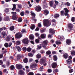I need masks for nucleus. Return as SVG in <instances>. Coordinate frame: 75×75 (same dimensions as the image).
I'll use <instances>...</instances> for the list:
<instances>
[{
    "label": "nucleus",
    "mask_w": 75,
    "mask_h": 75,
    "mask_svg": "<svg viewBox=\"0 0 75 75\" xmlns=\"http://www.w3.org/2000/svg\"><path fill=\"white\" fill-rule=\"evenodd\" d=\"M16 9V5L15 4H13V8L11 10L13 11H14Z\"/></svg>",
    "instance_id": "b1692460"
},
{
    "label": "nucleus",
    "mask_w": 75,
    "mask_h": 75,
    "mask_svg": "<svg viewBox=\"0 0 75 75\" xmlns=\"http://www.w3.org/2000/svg\"><path fill=\"white\" fill-rule=\"evenodd\" d=\"M64 11L66 13H65L67 14V16H68V13H69V11L68 9V8H64Z\"/></svg>",
    "instance_id": "9b49d317"
},
{
    "label": "nucleus",
    "mask_w": 75,
    "mask_h": 75,
    "mask_svg": "<svg viewBox=\"0 0 75 75\" xmlns=\"http://www.w3.org/2000/svg\"><path fill=\"white\" fill-rule=\"evenodd\" d=\"M44 5L43 6V8L44 9L47 7V2H44Z\"/></svg>",
    "instance_id": "4be33fe9"
},
{
    "label": "nucleus",
    "mask_w": 75,
    "mask_h": 75,
    "mask_svg": "<svg viewBox=\"0 0 75 75\" xmlns=\"http://www.w3.org/2000/svg\"><path fill=\"white\" fill-rule=\"evenodd\" d=\"M72 57L71 56H69V59L67 60V64H72Z\"/></svg>",
    "instance_id": "423d86ee"
},
{
    "label": "nucleus",
    "mask_w": 75,
    "mask_h": 75,
    "mask_svg": "<svg viewBox=\"0 0 75 75\" xmlns=\"http://www.w3.org/2000/svg\"><path fill=\"white\" fill-rule=\"evenodd\" d=\"M61 42H58L57 41L56 42V44L57 45H59V44H61Z\"/></svg>",
    "instance_id": "4d7b16f0"
},
{
    "label": "nucleus",
    "mask_w": 75,
    "mask_h": 75,
    "mask_svg": "<svg viewBox=\"0 0 75 75\" xmlns=\"http://www.w3.org/2000/svg\"><path fill=\"white\" fill-rule=\"evenodd\" d=\"M2 53L3 54H6V53H7V50H5L4 51L2 52Z\"/></svg>",
    "instance_id": "a18cd8bd"
},
{
    "label": "nucleus",
    "mask_w": 75,
    "mask_h": 75,
    "mask_svg": "<svg viewBox=\"0 0 75 75\" xmlns=\"http://www.w3.org/2000/svg\"><path fill=\"white\" fill-rule=\"evenodd\" d=\"M38 48H37V50H40L42 46H41V45H38L37 46Z\"/></svg>",
    "instance_id": "a19ab883"
},
{
    "label": "nucleus",
    "mask_w": 75,
    "mask_h": 75,
    "mask_svg": "<svg viewBox=\"0 0 75 75\" xmlns=\"http://www.w3.org/2000/svg\"><path fill=\"white\" fill-rule=\"evenodd\" d=\"M37 65L36 64H32L31 65L30 67L31 68H36V67H37ZM31 67H30V68H31Z\"/></svg>",
    "instance_id": "dca6fc26"
},
{
    "label": "nucleus",
    "mask_w": 75,
    "mask_h": 75,
    "mask_svg": "<svg viewBox=\"0 0 75 75\" xmlns=\"http://www.w3.org/2000/svg\"><path fill=\"white\" fill-rule=\"evenodd\" d=\"M53 59L54 61H57V59H58V57H57V56L56 55H54L53 57Z\"/></svg>",
    "instance_id": "4468645a"
},
{
    "label": "nucleus",
    "mask_w": 75,
    "mask_h": 75,
    "mask_svg": "<svg viewBox=\"0 0 75 75\" xmlns=\"http://www.w3.org/2000/svg\"><path fill=\"white\" fill-rule=\"evenodd\" d=\"M60 40L62 41H63L65 40V38L63 36L60 37Z\"/></svg>",
    "instance_id": "e433bc0d"
},
{
    "label": "nucleus",
    "mask_w": 75,
    "mask_h": 75,
    "mask_svg": "<svg viewBox=\"0 0 75 75\" xmlns=\"http://www.w3.org/2000/svg\"><path fill=\"white\" fill-rule=\"evenodd\" d=\"M54 71H53V74H56L57 73V72H58V70L57 69H54Z\"/></svg>",
    "instance_id": "58836bf2"
},
{
    "label": "nucleus",
    "mask_w": 75,
    "mask_h": 75,
    "mask_svg": "<svg viewBox=\"0 0 75 75\" xmlns=\"http://www.w3.org/2000/svg\"><path fill=\"white\" fill-rule=\"evenodd\" d=\"M22 32L23 33H27V32L25 31V29H23L22 30Z\"/></svg>",
    "instance_id": "3c124183"
},
{
    "label": "nucleus",
    "mask_w": 75,
    "mask_h": 75,
    "mask_svg": "<svg viewBox=\"0 0 75 75\" xmlns=\"http://www.w3.org/2000/svg\"><path fill=\"white\" fill-rule=\"evenodd\" d=\"M71 55H75V52L74 51H72L71 52Z\"/></svg>",
    "instance_id": "5fc2aeb1"
},
{
    "label": "nucleus",
    "mask_w": 75,
    "mask_h": 75,
    "mask_svg": "<svg viewBox=\"0 0 75 75\" xmlns=\"http://www.w3.org/2000/svg\"><path fill=\"white\" fill-rule=\"evenodd\" d=\"M40 37L42 38H45V35L44 34H42L41 35Z\"/></svg>",
    "instance_id": "72a5a7b5"
},
{
    "label": "nucleus",
    "mask_w": 75,
    "mask_h": 75,
    "mask_svg": "<svg viewBox=\"0 0 75 75\" xmlns=\"http://www.w3.org/2000/svg\"><path fill=\"white\" fill-rule=\"evenodd\" d=\"M20 15L21 16H24V12H21L20 13Z\"/></svg>",
    "instance_id": "de8ad7c7"
},
{
    "label": "nucleus",
    "mask_w": 75,
    "mask_h": 75,
    "mask_svg": "<svg viewBox=\"0 0 75 75\" xmlns=\"http://www.w3.org/2000/svg\"><path fill=\"white\" fill-rule=\"evenodd\" d=\"M49 4L50 7H53V2L52 1H50L49 2Z\"/></svg>",
    "instance_id": "f704fd0d"
},
{
    "label": "nucleus",
    "mask_w": 75,
    "mask_h": 75,
    "mask_svg": "<svg viewBox=\"0 0 75 75\" xmlns=\"http://www.w3.org/2000/svg\"><path fill=\"white\" fill-rule=\"evenodd\" d=\"M43 25L44 27H49L51 25V23H50L49 21L48 20H45L43 21Z\"/></svg>",
    "instance_id": "f257e3e1"
},
{
    "label": "nucleus",
    "mask_w": 75,
    "mask_h": 75,
    "mask_svg": "<svg viewBox=\"0 0 75 75\" xmlns=\"http://www.w3.org/2000/svg\"><path fill=\"white\" fill-rule=\"evenodd\" d=\"M17 21H18V22H19V23H20V22H21V21H22V18L21 17L19 18Z\"/></svg>",
    "instance_id": "2f4dec72"
},
{
    "label": "nucleus",
    "mask_w": 75,
    "mask_h": 75,
    "mask_svg": "<svg viewBox=\"0 0 75 75\" xmlns=\"http://www.w3.org/2000/svg\"><path fill=\"white\" fill-rule=\"evenodd\" d=\"M54 2H55V4H56V5H57V6H58V4H59L58 1L55 0Z\"/></svg>",
    "instance_id": "052dcab7"
},
{
    "label": "nucleus",
    "mask_w": 75,
    "mask_h": 75,
    "mask_svg": "<svg viewBox=\"0 0 75 75\" xmlns=\"http://www.w3.org/2000/svg\"><path fill=\"white\" fill-rule=\"evenodd\" d=\"M29 37L31 40H33L34 39V37L32 35H30L29 36Z\"/></svg>",
    "instance_id": "864d4df0"
},
{
    "label": "nucleus",
    "mask_w": 75,
    "mask_h": 75,
    "mask_svg": "<svg viewBox=\"0 0 75 75\" xmlns=\"http://www.w3.org/2000/svg\"><path fill=\"white\" fill-rule=\"evenodd\" d=\"M49 33L51 34H55V30L52 29L50 28L49 29Z\"/></svg>",
    "instance_id": "6e6552de"
},
{
    "label": "nucleus",
    "mask_w": 75,
    "mask_h": 75,
    "mask_svg": "<svg viewBox=\"0 0 75 75\" xmlns=\"http://www.w3.org/2000/svg\"><path fill=\"white\" fill-rule=\"evenodd\" d=\"M35 28V25H31L30 26V28L31 30H34Z\"/></svg>",
    "instance_id": "aec40b11"
},
{
    "label": "nucleus",
    "mask_w": 75,
    "mask_h": 75,
    "mask_svg": "<svg viewBox=\"0 0 75 75\" xmlns=\"http://www.w3.org/2000/svg\"><path fill=\"white\" fill-rule=\"evenodd\" d=\"M28 75H34V73L32 72H29L28 73Z\"/></svg>",
    "instance_id": "bf43d9fd"
},
{
    "label": "nucleus",
    "mask_w": 75,
    "mask_h": 75,
    "mask_svg": "<svg viewBox=\"0 0 75 75\" xmlns=\"http://www.w3.org/2000/svg\"><path fill=\"white\" fill-rule=\"evenodd\" d=\"M40 69L41 71H43V70H44V68H43V66H42V67H40Z\"/></svg>",
    "instance_id": "0e129e2a"
},
{
    "label": "nucleus",
    "mask_w": 75,
    "mask_h": 75,
    "mask_svg": "<svg viewBox=\"0 0 75 75\" xmlns=\"http://www.w3.org/2000/svg\"><path fill=\"white\" fill-rule=\"evenodd\" d=\"M14 30V26H12L10 27V30L11 31H13Z\"/></svg>",
    "instance_id": "c756f323"
},
{
    "label": "nucleus",
    "mask_w": 75,
    "mask_h": 75,
    "mask_svg": "<svg viewBox=\"0 0 75 75\" xmlns=\"http://www.w3.org/2000/svg\"><path fill=\"white\" fill-rule=\"evenodd\" d=\"M22 57V56L20 54L17 55V59L18 60L20 59Z\"/></svg>",
    "instance_id": "c85d7f7f"
},
{
    "label": "nucleus",
    "mask_w": 75,
    "mask_h": 75,
    "mask_svg": "<svg viewBox=\"0 0 75 75\" xmlns=\"http://www.w3.org/2000/svg\"><path fill=\"white\" fill-rule=\"evenodd\" d=\"M57 66V64L56 63H52V67L53 68H55Z\"/></svg>",
    "instance_id": "f8f14e48"
},
{
    "label": "nucleus",
    "mask_w": 75,
    "mask_h": 75,
    "mask_svg": "<svg viewBox=\"0 0 75 75\" xmlns=\"http://www.w3.org/2000/svg\"><path fill=\"white\" fill-rule=\"evenodd\" d=\"M4 46L6 48H8V44L7 43H5L4 44Z\"/></svg>",
    "instance_id": "ea45409f"
},
{
    "label": "nucleus",
    "mask_w": 75,
    "mask_h": 75,
    "mask_svg": "<svg viewBox=\"0 0 75 75\" xmlns=\"http://www.w3.org/2000/svg\"><path fill=\"white\" fill-rule=\"evenodd\" d=\"M51 51H47L46 52V54L47 55H50V54H51Z\"/></svg>",
    "instance_id": "603ef678"
},
{
    "label": "nucleus",
    "mask_w": 75,
    "mask_h": 75,
    "mask_svg": "<svg viewBox=\"0 0 75 75\" xmlns=\"http://www.w3.org/2000/svg\"><path fill=\"white\" fill-rule=\"evenodd\" d=\"M23 36V35L20 33H18L15 35V37L16 38L18 39L21 38Z\"/></svg>",
    "instance_id": "7ed1b4c3"
},
{
    "label": "nucleus",
    "mask_w": 75,
    "mask_h": 75,
    "mask_svg": "<svg viewBox=\"0 0 75 75\" xmlns=\"http://www.w3.org/2000/svg\"><path fill=\"white\" fill-rule=\"evenodd\" d=\"M35 10L38 12L40 11L41 10V7L40 6H38L36 7Z\"/></svg>",
    "instance_id": "0eeeda50"
},
{
    "label": "nucleus",
    "mask_w": 75,
    "mask_h": 75,
    "mask_svg": "<svg viewBox=\"0 0 75 75\" xmlns=\"http://www.w3.org/2000/svg\"><path fill=\"white\" fill-rule=\"evenodd\" d=\"M48 41L47 40L44 41L42 43V47L45 49H46L47 48L46 47L48 45Z\"/></svg>",
    "instance_id": "f03ea898"
},
{
    "label": "nucleus",
    "mask_w": 75,
    "mask_h": 75,
    "mask_svg": "<svg viewBox=\"0 0 75 75\" xmlns=\"http://www.w3.org/2000/svg\"><path fill=\"white\" fill-rule=\"evenodd\" d=\"M44 12L45 16H47V15H48L49 14V11L47 9L44 10Z\"/></svg>",
    "instance_id": "a211bd4d"
},
{
    "label": "nucleus",
    "mask_w": 75,
    "mask_h": 75,
    "mask_svg": "<svg viewBox=\"0 0 75 75\" xmlns=\"http://www.w3.org/2000/svg\"><path fill=\"white\" fill-rule=\"evenodd\" d=\"M28 55L30 56V57H33V55L32 54V53H29L28 54Z\"/></svg>",
    "instance_id": "13d9d810"
},
{
    "label": "nucleus",
    "mask_w": 75,
    "mask_h": 75,
    "mask_svg": "<svg viewBox=\"0 0 75 75\" xmlns=\"http://www.w3.org/2000/svg\"><path fill=\"white\" fill-rule=\"evenodd\" d=\"M23 61L24 63H27L28 62V59L27 58H25L23 60Z\"/></svg>",
    "instance_id": "bb28decb"
},
{
    "label": "nucleus",
    "mask_w": 75,
    "mask_h": 75,
    "mask_svg": "<svg viewBox=\"0 0 75 75\" xmlns=\"http://www.w3.org/2000/svg\"><path fill=\"white\" fill-rule=\"evenodd\" d=\"M6 40L7 41H10V36H7L6 38Z\"/></svg>",
    "instance_id": "c9c22d12"
},
{
    "label": "nucleus",
    "mask_w": 75,
    "mask_h": 75,
    "mask_svg": "<svg viewBox=\"0 0 75 75\" xmlns=\"http://www.w3.org/2000/svg\"><path fill=\"white\" fill-rule=\"evenodd\" d=\"M16 67L17 69H21L23 68V66L21 64H16Z\"/></svg>",
    "instance_id": "39448f33"
},
{
    "label": "nucleus",
    "mask_w": 75,
    "mask_h": 75,
    "mask_svg": "<svg viewBox=\"0 0 75 75\" xmlns=\"http://www.w3.org/2000/svg\"><path fill=\"white\" fill-rule=\"evenodd\" d=\"M22 42L25 45H27L28 44V42H29V40L27 39H24L22 41Z\"/></svg>",
    "instance_id": "20e7f679"
},
{
    "label": "nucleus",
    "mask_w": 75,
    "mask_h": 75,
    "mask_svg": "<svg viewBox=\"0 0 75 75\" xmlns=\"http://www.w3.org/2000/svg\"><path fill=\"white\" fill-rule=\"evenodd\" d=\"M66 42L67 44L68 45H70L71 43V41L70 39H67L66 40Z\"/></svg>",
    "instance_id": "ddd939ff"
},
{
    "label": "nucleus",
    "mask_w": 75,
    "mask_h": 75,
    "mask_svg": "<svg viewBox=\"0 0 75 75\" xmlns=\"http://www.w3.org/2000/svg\"><path fill=\"white\" fill-rule=\"evenodd\" d=\"M12 17V19L15 20H17V19L18 18V16L17 15H13Z\"/></svg>",
    "instance_id": "f3484780"
},
{
    "label": "nucleus",
    "mask_w": 75,
    "mask_h": 75,
    "mask_svg": "<svg viewBox=\"0 0 75 75\" xmlns=\"http://www.w3.org/2000/svg\"><path fill=\"white\" fill-rule=\"evenodd\" d=\"M4 11L5 13H9V9L8 8H6L5 9Z\"/></svg>",
    "instance_id": "7c9ffc66"
},
{
    "label": "nucleus",
    "mask_w": 75,
    "mask_h": 75,
    "mask_svg": "<svg viewBox=\"0 0 75 75\" xmlns=\"http://www.w3.org/2000/svg\"><path fill=\"white\" fill-rule=\"evenodd\" d=\"M3 54H0V59L3 58Z\"/></svg>",
    "instance_id": "680f3d73"
},
{
    "label": "nucleus",
    "mask_w": 75,
    "mask_h": 75,
    "mask_svg": "<svg viewBox=\"0 0 75 75\" xmlns=\"http://www.w3.org/2000/svg\"><path fill=\"white\" fill-rule=\"evenodd\" d=\"M68 27L69 29H70L71 30H72L73 28V25L71 23H69L68 25Z\"/></svg>",
    "instance_id": "9d476101"
},
{
    "label": "nucleus",
    "mask_w": 75,
    "mask_h": 75,
    "mask_svg": "<svg viewBox=\"0 0 75 75\" xmlns=\"http://www.w3.org/2000/svg\"><path fill=\"white\" fill-rule=\"evenodd\" d=\"M22 50L23 51H27V48L26 47H23L22 48Z\"/></svg>",
    "instance_id": "c03bdc74"
},
{
    "label": "nucleus",
    "mask_w": 75,
    "mask_h": 75,
    "mask_svg": "<svg viewBox=\"0 0 75 75\" xmlns=\"http://www.w3.org/2000/svg\"><path fill=\"white\" fill-rule=\"evenodd\" d=\"M59 17V15L58 13H56L54 14V18H57L58 17Z\"/></svg>",
    "instance_id": "5701e85b"
},
{
    "label": "nucleus",
    "mask_w": 75,
    "mask_h": 75,
    "mask_svg": "<svg viewBox=\"0 0 75 75\" xmlns=\"http://www.w3.org/2000/svg\"><path fill=\"white\" fill-rule=\"evenodd\" d=\"M41 57V56L40 54H38L36 55V57H37V58H40Z\"/></svg>",
    "instance_id": "49530a36"
},
{
    "label": "nucleus",
    "mask_w": 75,
    "mask_h": 75,
    "mask_svg": "<svg viewBox=\"0 0 75 75\" xmlns=\"http://www.w3.org/2000/svg\"><path fill=\"white\" fill-rule=\"evenodd\" d=\"M7 30V28H6V27H3L2 28H1L0 29V33H1V31H2V30Z\"/></svg>",
    "instance_id": "a878e982"
},
{
    "label": "nucleus",
    "mask_w": 75,
    "mask_h": 75,
    "mask_svg": "<svg viewBox=\"0 0 75 75\" xmlns=\"http://www.w3.org/2000/svg\"><path fill=\"white\" fill-rule=\"evenodd\" d=\"M35 35L36 37H38V36L40 35V34L38 33H36L35 34Z\"/></svg>",
    "instance_id": "69168bd1"
},
{
    "label": "nucleus",
    "mask_w": 75,
    "mask_h": 75,
    "mask_svg": "<svg viewBox=\"0 0 75 75\" xmlns=\"http://www.w3.org/2000/svg\"><path fill=\"white\" fill-rule=\"evenodd\" d=\"M71 21L72 22H74V21H75V17H72L71 18Z\"/></svg>",
    "instance_id": "6e6d98bb"
},
{
    "label": "nucleus",
    "mask_w": 75,
    "mask_h": 75,
    "mask_svg": "<svg viewBox=\"0 0 75 75\" xmlns=\"http://www.w3.org/2000/svg\"><path fill=\"white\" fill-rule=\"evenodd\" d=\"M63 56L65 59H67L68 58V55L67 53H65L63 55Z\"/></svg>",
    "instance_id": "393cba45"
},
{
    "label": "nucleus",
    "mask_w": 75,
    "mask_h": 75,
    "mask_svg": "<svg viewBox=\"0 0 75 75\" xmlns=\"http://www.w3.org/2000/svg\"><path fill=\"white\" fill-rule=\"evenodd\" d=\"M3 64V62L2 61V60H0V65H1Z\"/></svg>",
    "instance_id": "e2e57ef3"
},
{
    "label": "nucleus",
    "mask_w": 75,
    "mask_h": 75,
    "mask_svg": "<svg viewBox=\"0 0 75 75\" xmlns=\"http://www.w3.org/2000/svg\"><path fill=\"white\" fill-rule=\"evenodd\" d=\"M40 52L41 54H44V53H45V51L44 50H42L40 51Z\"/></svg>",
    "instance_id": "338daca9"
},
{
    "label": "nucleus",
    "mask_w": 75,
    "mask_h": 75,
    "mask_svg": "<svg viewBox=\"0 0 75 75\" xmlns=\"http://www.w3.org/2000/svg\"><path fill=\"white\" fill-rule=\"evenodd\" d=\"M31 15L32 16V18H35V14L33 12L31 13Z\"/></svg>",
    "instance_id": "473e14b6"
},
{
    "label": "nucleus",
    "mask_w": 75,
    "mask_h": 75,
    "mask_svg": "<svg viewBox=\"0 0 75 75\" xmlns=\"http://www.w3.org/2000/svg\"><path fill=\"white\" fill-rule=\"evenodd\" d=\"M19 73L20 75H22L24 74V72L22 70H20L19 71Z\"/></svg>",
    "instance_id": "79ce46f5"
},
{
    "label": "nucleus",
    "mask_w": 75,
    "mask_h": 75,
    "mask_svg": "<svg viewBox=\"0 0 75 75\" xmlns=\"http://www.w3.org/2000/svg\"><path fill=\"white\" fill-rule=\"evenodd\" d=\"M73 71H74V70L72 69H71V70H69V73H72V72H73Z\"/></svg>",
    "instance_id": "774afa93"
},
{
    "label": "nucleus",
    "mask_w": 75,
    "mask_h": 75,
    "mask_svg": "<svg viewBox=\"0 0 75 75\" xmlns=\"http://www.w3.org/2000/svg\"><path fill=\"white\" fill-rule=\"evenodd\" d=\"M27 51L28 52H30L31 51V48L30 47H28L27 49Z\"/></svg>",
    "instance_id": "09e8293b"
},
{
    "label": "nucleus",
    "mask_w": 75,
    "mask_h": 75,
    "mask_svg": "<svg viewBox=\"0 0 75 75\" xmlns=\"http://www.w3.org/2000/svg\"><path fill=\"white\" fill-rule=\"evenodd\" d=\"M15 69V67L14 65H11L10 67V70L11 71H13Z\"/></svg>",
    "instance_id": "2eb2a0df"
},
{
    "label": "nucleus",
    "mask_w": 75,
    "mask_h": 75,
    "mask_svg": "<svg viewBox=\"0 0 75 75\" xmlns=\"http://www.w3.org/2000/svg\"><path fill=\"white\" fill-rule=\"evenodd\" d=\"M11 14H13V16H16V14H17V12H12Z\"/></svg>",
    "instance_id": "37998d69"
},
{
    "label": "nucleus",
    "mask_w": 75,
    "mask_h": 75,
    "mask_svg": "<svg viewBox=\"0 0 75 75\" xmlns=\"http://www.w3.org/2000/svg\"><path fill=\"white\" fill-rule=\"evenodd\" d=\"M16 48L18 52H20L21 51V48L18 46H16Z\"/></svg>",
    "instance_id": "412c9836"
},
{
    "label": "nucleus",
    "mask_w": 75,
    "mask_h": 75,
    "mask_svg": "<svg viewBox=\"0 0 75 75\" xmlns=\"http://www.w3.org/2000/svg\"><path fill=\"white\" fill-rule=\"evenodd\" d=\"M1 36L2 37H5L6 35V33L4 32H2L1 33Z\"/></svg>",
    "instance_id": "cd10ccee"
},
{
    "label": "nucleus",
    "mask_w": 75,
    "mask_h": 75,
    "mask_svg": "<svg viewBox=\"0 0 75 75\" xmlns=\"http://www.w3.org/2000/svg\"><path fill=\"white\" fill-rule=\"evenodd\" d=\"M45 59H42L40 60V64H44V63H45Z\"/></svg>",
    "instance_id": "6ab92c4d"
},
{
    "label": "nucleus",
    "mask_w": 75,
    "mask_h": 75,
    "mask_svg": "<svg viewBox=\"0 0 75 75\" xmlns=\"http://www.w3.org/2000/svg\"><path fill=\"white\" fill-rule=\"evenodd\" d=\"M35 42H36V43L38 44L39 43V42H40V40H39L38 39H36L35 40Z\"/></svg>",
    "instance_id": "8fccbe9b"
},
{
    "label": "nucleus",
    "mask_w": 75,
    "mask_h": 75,
    "mask_svg": "<svg viewBox=\"0 0 75 75\" xmlns=\"http://www.w3.org/2000/svg\"><path fill=\"white\" fill-rule=\"evenodd\" d=\"M15 44L17 45H20L21 42L19 41H16V42Z\"/></svg>",
    "instance_id": "4c0bfd02"
},
{
    "label": "nucleus",
    "mask_w": 75,
    "mask_h": 75,
    "mask_svg": "<svg viewBox=\"0 0 75 75\" xmlns=\"http://www.w3.org/2000/svg\"><path fill=\"white\" fill-rule=\"evenodd\" d=\"M60 14L62 16H68L67 14L66 13H65V11H62L60 12Z\"/></svg>",
    "instance_id": "1a4fd4ad"
}]
</instances>
